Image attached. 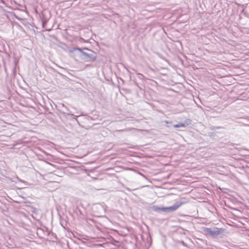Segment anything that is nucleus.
<instances>
[{"label": "nucleus", "instance_id": "nucleus-1", "mask_svg": "<svg viewBox=\"0 0 249 249\" xmlns=\"http://www.w3.org/2000/svg\"><path fill=\"white\" fill-rule=\"evenodd\" d=\"M220 230H219L217 228H216L213 230L210 228H206L205 231L207 235L213 236L219 235L221 232Z\"/></svg>", "mask_w": 249, "mask_h": 249}, {"label": "nucleus", "instance_id": "nucleus-2", "mask_svg": "<svg viewBox=\"0 0 249 249\" xmlns=\"http://www.w3.org/2000/svg\"><path fill=\"white\" fill-rule=\"evenodd\" d=\"M182 203H179L176 204L172 206L169 207H162L160 208L159 209L161 211L163 212H172L176 211L177 210L181 205Z\"/></svg>", "mask_w": 249, "mask_h": 249}, {"label": "nucleus", "instance_id": "nucleus-3", "mask_svg": "<svg viewBox=\"0 0 249 249\" xmlns=\"http://www.w3.org/2000/svg\"><path fill=\"white\" fill-rule=\"evenodd\" d=\"M184 126H185L184 124H182V123H180L179 124H174V127H175V128L183 127H184Z\"/></svg>", "mask_w": 249, "mask_h": 249}]
</instances>
